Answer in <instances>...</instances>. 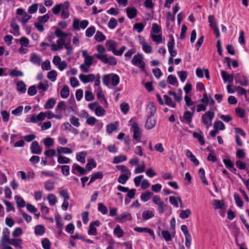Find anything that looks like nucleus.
I'll list each match as a JSON object with an SVG mask.
<instances>
[{
	"mask_svg": "<svg viewBox=\"0 0 249 249\" xmlns=\"http://www.w3.org/2000/svg\"><path fill=\"white\" fill-rule=\"evenodd\" d=\"M96 49L98 53L94 54V56L101 62L113 66L117 65L116 59L113 56L107 57L106 54L107 50L102 45H98Z\"/></svg>",
	"mask_w": 249,
	"mask_h": 249,
	"instance_id": "nucleus-1",
	"label": "nucleus"
},
{
	"mask_svg": "<svg viewBox=\"0 0 249 249\" xmlns=\"http://www.w3.org/2000/svg\"><path fill=\"white\" fill-rule=\"evenodd\" d=\"M102 80L103 84L107 86L111 84L112 86L116 87L120 82V77L116 74L110 73L103 75Z\"/></svg>",
	"mask_w": 249,
	"mask_h": 249,
	"instance_id": "nucleus-2",
	"label": "nucleus"
},
{
	"mask_svg": "<svg viewBox=\"0 0 249 249\" xmlns=\"http://www.w3.org/2000/svg\"><path fill=\"white\" fill-rule=\"evenodd\" d=\"M214 116V113L213 111L209 110L203 114L201 117V121L205 126L207 129H208L212 125V120Z\"/></svg>",
	"mask_w": 249,
	"mask_h": 249,
	"instance_id": "nucleus-3",
	"label": "nucleus"
},
{
	"mask_svg": "<svg viewBox=\"0 0 249 249\" xmlns=\"http://www.w3.org/2000/svg\"><path fill=\"white\" fill-rule=\"evenodd\" d=\"M10 231L7 228H4L2 232V237L1 239V246H5L6 245H11L16 246L15 239H10Z\"/></svg>",
	"mask_w": 249,
	"mask_h": 249,
	"instance_id": "nucleus-4",
	"label": "nucleus"
},
{
	"mask_svg": "<svg viewBox=\"0 0 249 249\" xmlns=\"http://www.w3.org/2000/svg\"><path fill=\"white\" fill-rule=\"evenodd\" d=\"M131 63L134 66L140 69L142 71H145V64L143 61V56L142 54L137 53L135 55L131 60Z\"/></svg>",
	"mask_w": 249,
	"mask_h": 249,
	"instance_id": "nucleus-5",
	"label": "nucleus"
},
{
	"mask_svg": "<svg viewBox=\"0 0 249 249\" xmlns=\"http://www.w3.org/2000/svg\"><path fill=\"white\" fill-rule=\"evenodd\" d=\"M88 107L90 110L94 111L97 116H103L106 112L104 108L100 106L97 102L89 104Z\"/></svg>",
	"mask_w": 249,
	"mask_h": 249,
	"instance_id": "nucleus-6",
	"label": "nucleus"
},
{
	"mask_svg": "<svg viewBox=\"0 0 249 249\" xmlns=\"http://www.w3.org/2000/svg\"><path fill=\"white\" fill-rule=\"evenodd\" d=\"M131 130L133 132V137L134 139L138 142L140 141L142 133L138 124L136 122H133L131 124Z\"/></svg>",
	"mask_w": 249,
	"mask_h": 249,
	"instance_id": "nucleus-7",
	"label": "nucleus"
},
{
	"mask_svg": "<svg viewBox=\"0 0 249 249\" xmlns=\"http://www.w3.org/2000/svg\"><path fill=\"white\" fill-rule=\"evenodd\" d=\"M17 14L19 15L18 17V20L20 21L23 25H24L31 18V16L28 15L27 12L22 9H18L17 10Z\"/></svg>",
	"mask_w": 249,
	"mask_h": 249,
	"instance_id": "nucleus-8",
	"label": "nucleus"
},
{
	"mask_svg": "<svg viewBox=\"0 0 249 249\" xmlns=\"http://www.w3.org/2000/svg\"><path fill=\"white\" fill-rule=\"evenodd\" d=\"M89 23L87 20L80 21L78 18H75L73 21L72 27L75 30H80V29H85L88 26Z\"/></svg>",
	"mask_w": 249,
	"mask_h": 249,
	"instance_id": "nucleus-9",
	"label": "nucleus"
},
{
	"mask_svg": "<svg viewBox=\"0 0 249 249\" xmlns=\"http://www.w3.org/2000/svg\"><path fill=\"white\" fill-rule=\"evenodd\" d=\"M45 114L43 112H41L37 115H33L30 117H27L25 119L26 123H37L45 119Z\"/></svg>",
	"mask_w": 249,
	"mask_h": 249,
	"instance_id": "nucleus-10",
	"label": "nucleus"
},
{
	"mask_svg": "<svg viewBox=\"0 0 249 249\" xmlns=\"http://www.w3.org/2000/svg\"><path fill=\"white\" fill-rule=\"evenodd\" d=\"M139 41L140 44L142 45V50L144 52L147 53H150L152 52V47L145 41L144 38L142 36H139Z\"/></svg>",
	"mask_w": 249,
	"mask_h": 249,
	"instance_id": "nucleus-11",
	"label": "nucleus"
},
{
	"mask_svg": "<svg viewBox=\"0 0 249 249\" xmlns=\"http://www.w3.org/2000/svg\"><path fill=\"white\" fill-rule=\"evenodd\" d=\"M235 79L236 83H239L241 86L246 87L249 84V80L244 75H241L237 73L235 74Z\"/></svg>",
	"mask_w": 249,
	"mask_h": 249,
	"instance_id": "nucleus-12",
	"label": "nucleus"
},
{
	"mask_svg": "<svg viewBox=\"0 0 249 249\" xmlns=\"http://www.w3.org/2000/svg\"><path fill=\"white\" fill-rule=\"evenodd\" d=\"M170 41L167 43L168 52L172 56H175L177 54V51L174 49L175 41L173 36H170Z\"/></svg>",
	"mask_w": 249,
	"mask_h": 249,
	"instance_id": "nucleus-13",
	"label": "nucleus"
},
{
	"mask_svg": "<svg viewBox=\"0 0 249 249\" xmlns=\"http://www.w3.org/2000/svg\"><path fill=\"white\" fill-rule=\"evenodd\" d=\"M65 42V39L59 38L56 41V44L53 43L51 45V50L53 51H58L62 50Z\"/></svg>",
	"mask_w": 249,
	"mask_h": 249,
	"instance_id": "nucleus-14",
	"label": "nucleus"
},
{
	"mask_svg": "<svg viewBox=\"0 0 249 249\" xmlns=\"http://www.w3.org/2000/svg\"><path fill=\"white\" fill-rule=\"evenodd\" d=\"M101 223L98 220H96L91 222L89 224V229L88 230V234L91 235H96L97 234V229L96 227L100 225Z\"/></svg>",
	"mask_w": 249,
	"mask_h": 249,
	"instance_id": "nucleus-15",
	"label": "nucleus"
},
{
	"mask_svg": "<svg viewBox=\"0 0 249 249\" xmlns=\"http://www.w3.org/2000/svg\"><path fill=\"white\" fill-rule=\"evenodd\" d=\"M70 6V2L66 1L63 2V6L62 8L61 16L63 19H66L70 16L69 8Z\"/></svg>",
	"mask_w": 249,
	"mask_h": 249,
	"instance_id": "nucleus-16",
	"label": "nucleus"
},
{
	"mask_svg": "<svg viewBox=\"0 0 249 249\" xmlns=\"http://www.w3.org/2000/svg\"><path fill=\"white\" fill-rule=\"evenodd\" d=\"M185 111L184 112L183 116L180 118V121L186 124H190L192 122L194 116L192 113H191V111L187 110L186 107H185Z\"/></svg>",
	"mask_w": 249,
	"mask_h": 249,
	"instance_id": "nucleus-17",
	"label": "nucleus"
},
{
	"mask_svg": "<svg viewBox=\"0 0 249 249\" xmlns=\"http://www.w3.org/2000/svg\"><path fill=\"white\" fill-rule=\"evenodd\" d=\"M80 80L84 84L93 81L95 79V76L93 74L85 75L81 74L79 76Z\"/></svg>",
	"mask_w": 249,
	"mask_h": 249,
	"instance_id": "nucleus-18",
	"label": "nucleus"
},
{
	"mask_svg": "<svg viewBox=\"0 0 249 249\" xmlns=\"http://www.w3.org/2000/svg\"><path fill=\"white\" fill-rule=\"evenodd\" d=\"M30 149L32 154H40L42 152V148L37 141L33 142Z\"/></svg>",
	"mask_w": 249,
	"mask_h": 249,
	"instance_id": "nucleus-19",
	"label": "nucleus"
},
{
	"mask_svg": "<svg viewBox=\"0 0 249 249\" xmlns=\"http://www.w3.org/2000/svg\"><path fill=\"white\" fill-rule=\"evenodd\" d=\"M117 220L120 222H124L132 219V216L129 213L124 212L117 217Z\"/></svg>",
	"mask_w": 249,
	"mask_h": 249,
	"instance_id": "nucleus-20",
	"label": "nucleus"
},
{
	"mask_svg": "<svg viewBox=\"0 0 249 249\" xmlns=\"http://www.w3.org/2000/svg\"><path fill=\"white\" fill-rule=\"evenodd\" d=\"M134 231L139 232H147L150 235H151L153 239L155 238V235L154 232L153 230L150 229H148L147 228H141V227H136L134 228Z\"/></svg>",
	"mask_w": 249,
	"mask_h": 249,
	"instance_id": "nucleus-21",
	"label": "nucleus"
},
{
	"mask_svg": "<svg viewBox=\"0 0 249 249\" xmlns=\"http://www.w3.org/2000/svg\"><path fill=\"white\" fill-rule=\"evenodd\" d=\"M126 12L128 18L130 19L135 18L137 15V10L135 8L127 7Z\"/></svg>",
	"mask_w": 249,
	"mask_h": 249,
	"instance_id": "nucleus-22",
	"label": "nucleus"
},
{
	"mask_svg": "<svg viewBox=\"0 0 249 249\" xmlns=\"http://www.w3.org/2000/svg\"><path fill=\"white\" fill-rule=\"evenodd\" d=\"M221 76L224 82L229 81V82H232L234 78H235V75L233 74H228L224 71H221Z\"/></svg>",
	"mask_w": 249,
	"mask_h": 249,
	"instance_id": "nucleus-23",
	"label": "nucleus"
},
{
	"mask_svg": "<svg viewBox=\"0 0 249 249\" xmlns=\"http://www.w3.org/2000/svg\"><path fill=\"white\" fill-rule=\"evenodd\" d=\"M156 120L154 118H152L151 116H149L146 122L145 127L147 129H151L156 125Z\"/></svg>",
	"mask_w": 249,
	"mask_h": 249,
	"instance_id": "nucleus-24",
	"label": "nucleus"
},
{
	"mask_svg": "<svg viewBox=\"0 0 249 249\" xmlns=\"http://www.w3.org/2000/svg\"><path fill=\"white\" fill-rule=\"evenodd\" d=\"M57 155H61L62 154H71L73 151L68 147L58 146L56 148Z\"/></svg>",
	"mask_w": 249,
	"mask_h": 249,
	"instance_id": "nucleus-25",
	"label": "nucleus"
},
{
	"mask_svg": "<svg viewBox=\"0 0 249 249\" xmlns=\"http://www.w3.org/2000/svg\"><path fill=\"white\" fill-rule=\"evenodd\" d=\"M76 170L81 175H85L87 174V171L83 167H81L76 163H74L72 166V172L75 174V171Z\"/></svg>",
	"mask_w": 249,
	"mask_h": 249,
	"instance_id": "nucleus-26",
	"label": "nucleus"
},
{
	"mask_svg": "<svg viewBox=\"0 0 249 249\" xmlns=\"http://www.w3.org/2000/svg\"><path fill=\"white\" fill-rule=\"evenodd\" d=\"M87 155V152L86 151L78 152L76 154V159L78 161L81 162L82 163H85L86 162V157Z\"/></svg>",
	"mask_w": 249,
	"mask_h": 249,
	"instance_id": "nucleus-27",
	"label": "nucleus"
},
{
	"mask_svg": "<svg viewBox=\"0 0 249 249\" xmlns=\"http://www.w3.org/2000/svg\"><path fill=\"white\" fill-rule=\"evenodd\" d=\"M103 178V173L101 171H98L91 175V178L88 185L90 184L93 182L96 179H102Z\"/></svg>",
	"mask_w": 249,
	"mask_h": 249,
	"instance_id": "nucleus-28",
	"label": "nucleus"
},
{
	"mask_svg": "<svg viewBox=\"0 0 249 249\" xmlns=\"http://www.w3.org/2000/svg\"><path fill=\"white\" fill-rule=\"evenodd\" d=\"M30 61L35 65H39L42 61V59L40 56L37 55L36 54L33 53L31 55Z\"/></svg>",
	"mask_w": 249,
	"mask_h": 249,
	"instance_id": "nucleus-29",
	"label": "nucleus"
},
{
	"mask_svg": "<svg viewBox=\"0 0 249 249\" xmlns=\"http://www.w3.org/2000/svg\"><path fill=\"white\" fill-rule=\"evenodd\" d=\"M146 111L149 114V116H152L156 111V107L153 103H150L148 104Z\"/></svg>",
	"mask_w": 249,
	"mask_h": 249,
	"instance_id": "nucleus-30",
	"label": "nucleus"
},
{
	"mask_svg": "<svg viewBox=\"0 0 249 249\" xmlns=\"http://www.w3.org/2000/svg\"><path fill=\"white\" fill-rule=\"evenodd\" d=\"M117 169L123 173V175L130 176L131 175L130 171L127 166L124 165H119L116 166Z\"/></svg>",
	"mask_w": 249,
	"mask_h": 249,
	"instance_id": "nucleus-31",
	"label": "nucleus"
},
{
	"mask_svg": "<svg viewBox=\"0 0 249 249\" xmlns=\"http://www.w3.org/2000/svg\"><path fill=\"white\" fill-rule=\"evenodd\" d=\"M169 201L171 204L176 207H178V201L180 204H182V200L180 197H176L173 196H171L169 197Z\"/></svg>",
	"mask_w": 249,
	"mask_h": 249,
	"instance_id": "nucleus-32",
	"label": "nucleus"
},
{
	"mask_svg": "<svg viewBox=\"0 0 249 249\" xmlns=\"http://www.w3.org/2000/svg\"><path fill=\"white\" fill-rule=\"evenodd\" d=\"M17 89L21 93H24L26 91V86L22 81L17 83Z\"/></svg>",
	"mask_w": 249,
	"mask_h": 249,
	"instance_id": "nucleus-33",
	"label": "nucleus"
},
{
	"mask_svg": "<svg viewBox=\"0 0 249 249\" xmlns=\"http://www.w3.org/2000/svg\"><path fill=\"white\" fill-rule=\"evenodd\" d=\"M199 133L194 132L193 135L195 138L198 140L200 144L201 145H203L205 144V141L204 140L203 137V133L201 130H199Z\"/></svg>",
	"mask_w": 249,
	"mask_h": 249,
	"instance_id": "nucleus-34",
	"label": "nucleus"
},
{
	"mask_svg": "<svg viewBox=\"0 0 249 249\" xmlns=\"http://www.w3.org/2000/svg\"><path fill=\"white\" fill-rule=\"evenodd\" d=\"M106 45L107 47L108 50L111 51L114 53L117 48L116 43L113 41L109 40L106 42Z\"/></svg>",
	"mask_w": 249,
	"mask_h": 249,
	"instance_id": "nucleus-35",
	"label": "nucleus"
},
{
	"mask_svg": "<svg viewBox=\"0 0 249 249\" xmlns=\"http://www.w3.org/2000/svg\"><path fill=\"white\" fill-rule=\"evenodd\" d=\"M54 34L57 37H59V38H62L65 40L69 35H71V34H67L63 32L59 29H57L55 31Z\"/></svg>",
	"mask_w": 249,
	"mask_h": 249,
	"instance_id": "nucleus-36",
	"label": "nucleus"
},
{
	"mask_svg": "<svg viewBox=\"0 0 249 249\" xmlns=\"http://www.w3.org/2000/svg\"><path fill=\"white\" fill-rule=\"evenodd\" d=\"M186 156L187 158L194 162V164L196 166L199 164V161L196 157L193 154V153L189 150L186 152Z\"/></svg>",
	"mask_w": 249,
	"mask_h": 249,
	"instance_id": "nucleus-37",
	"label": "nucleus"
},
{
	"mask_svg": "<svg viewBox=\"0 0 249 249\" xmlns=\"http://www.w3.org/2000/svg\"><path fill=\"white\" fill-rule=\"evenodd\" d=\"M154 214L153 211L150 210L144 211L142 213V217L144 220H147L154 217Z\"/></svg>",
	"mask_w": 249,
	"mask_h": 249,
	"instance_id": "nucleus-38",
	"label": "nucleus"
},
{
	"mask_svg": "<svg viewBox=\"0 0 249 249\" xmlns=\"http://www.w3.org/2000/svg\"><path fill=\"white\" fill-rule=\"evenodd\" d=\"M45 230L43 226L38 225L35 228V233L37 235H42L45 232Z\"/></svg>",
	"mask_w": 249,
	"mask_h": 249,
	"instance_id": "nucleus-39",
	"label": "nucleus"
},
{
	"mask_svg": "<svg viewBox=\"0 0 249 249\" xmlns=\"http://www.w3.org/2000/svg\"><path fill=\"white\" fill-rule=\"evenodd\" d=\"M127 160L126 156L124 155H120L118 156H115L113 158V163L118 164L123 161H125Z\"/></svg>",
	"mask_w": 249,
	"mask_h": 249,
	"instance_id": "nucleus-40",
	"label": "nucleus"
},
{
	"mask_svg": "<svg viewBox=\"0 0 249 249\" xmlns=\"http://www.w3.org/2000/svg\"><path fill=\"white\" fill-rule=\"evenodd\" d=\"M113 233L118 238L122 237L124 236V232L119 225H117L114 229Z\"/></svg>",
	"mask_w": 249,
	"mask_h": 249,
	"instance_id": "nucleus-41",
	"label": "nucleus"
},
{
	"mask_svg": "<svg viewBox=\"0 0 249 249\" xmlns=\"http://www.w3.org/2000/svg\"><path fill=\"white\" fill-rule=\"evenodd\" d=\"M163 98L165 100V104L172 107H175L176 106V103L173 102L172 99L166 95L163 96Z\"/></svg>",
	"mask_w": 249,
	"mask_h": 249,
	"instance_id": "nucleus-42",
	"label": "nucleus"
},
{
	"mask_svg": "<svg viewBox=\"0 0 249 249\" xmlns=\"http://www.w3.org/2000/svg\"><path fill=\"white\" fill-rule=\"evenodd\" d=\"M55 100L53 98L49 99L44 105V108L45 109H51L53 107L55 104Z\"/></svg>",
	"mask_w": 249,
	"mask_h": 249,
	"instance_id": "nucleus-43",
	"label": "nucleus"
},
{
	"mask_svg": "<svg viewBox=\"0 0 249 249\" xmlns=\"http://www.w3.org/2000/svg\"><path fill=\"white\" fill-rule=\"evenodd\" d=\"M57 162L59 164H62L69 163L71 161L70 159L68 157H66L65 156H62L61 155H57Z\"/></svg>",
	"mask_w": 249,
	"mask_h": 249,
	"instance_id": "nucleus-44",
	"label": "nucleus"
},
{
	"mask_svg": "<svg viewBox=\"0 0 249 249\" xmlns=\"http://www.w3.org/2000/svg\"><path fill=\"white\" fill-rule=\"evenodd\" d=\"M57 168H60L62 173L64 176H68L70 174V166L69 165H58Z\"/></svg>",
	"mask_w": 249,
	"mask_h": 249,
	"instance_id": "nucleus-45",
	"label": "nucleus"
},
{
	"mask_svg": "<svg viewBox=\"0 0 249 249\" xmlns=\"http://www.w3.org/2000/svg\"><path fill=\"white\" fill-rule=\"evenodd\" d=\"M96 94H97V97L98 99L100 100L101 101H104L105 103H107V102L105 98V96L104 94V93L100 87H98L96 90Z\"/></svg>",
	"mask_w": 249,
	"mask_h": 249,
	"instance_id": "nucleus-46",
	"label": "nucleus"
},
{
	"mask_svg": "<svg viewBox=\"0 0 249 249\" xmlns=\"http://www.w3.org/2000/svg\"><path fill=\"white\" fill-rule=\"evenodd\" d=\"M70 94V90L67 86H65L60 91V95L63 98H67Z\"/></svg>",
	"mask_w": 249,
	"mask_h": 249,
	"instance_id": "nucleus-47",
	"label": "nucleus"
},
{
	"mask_svg": "<svg viewBox=\"0 0 249 249\" xmlns=\"http://www.w3.org/2000/svg\"><path fill=\"white\" fill-rule=\"evenodd\" d=\"M214 128L219 130H223L225 129L224 123L221 121H215L213 124Z\"/></svg>",
	"mask_w": 249,
	"mask_h": 249,
	"instance_id": "nucleus-48",
	"label": "nucleus"
},
{
	"mask_svg": "<svg viewBox=\"0 0 249 249\" xmlns=\"http://www.w3.org/2000/svg\"><path fill=\"white\" fill-rule=\"evenodd\" d=\"M95 39L98 42H102L106 39V36L100 31H97L95 36Z\"/></svg>",
	"mask_w": 249,
	"mask_h": 249,
	"instance_id": "nucleus-49",
	"label": "nucleus"
},
{
	"mask_svg": "<svg viewBox=\"0 0 249 249\" xmlns=\"http://www.w3.org/2000/svg\"><path fill=\"white\" fill-rule=\"evenodd\" d=\"M96 167V163L93 159H89L88 162L86 164V168L89 171H90L92 168Z\"/></svg>",
	"mask_w": 249,
	"mask_h": 249,
	"instance_id": "nucleus-50",
	"label": "nucleus"
},
{
	"mask_svg": "<svg viewBox=\"0 0 249 249\" xmlns=\"http://www.w3.org/2000/svg\"><path fill=\"white\" fill-rule=\"evenodd\" d=\"M96 29L94 26H90L89 27L86 31V36L88 37H91L95 33Z\"/></svg>",
	"mask_w": 249,
	"mask_h": 249,
	"instance_id": "nucleus-51",
	"label": "nucleus"
},
{
	"mask_svg": "<svg viewBox=\"0 0 249 249\" xmlns=\"http://www.w3.org/2000/svg\"><path fill=\"white\" fill-rule=\"evenodd\" d=\"M63 6V3L55 5L52 9L53 13L55 15H57L61 11Z\"/></svg>",
	"mask_w": 249,
	"mask_h": 249,
	"instance_id": "nucleus-52",
	"label": "nucleus"
},
{
	"mask_svg": "<svg viewBox=\"0 0 249 249\" xmlns=\"http://www.w3.org/2000/svg\"><path fill=\"white\" fill-rule=\"evenodd\" d=\"M47 199L51 205H54L57 202L56 196L54 194H49L47 196Z\"/></svg>",
	"mask_w": 249,
	"mask_h": 249,
	"instance_id": "nucleus-53",
	"label": "nucleus"
},
{
	"mask_svg": "<svg viewBox=\"0 0 249 249\" xmlns=\"http://www.w3.org/2000/svg\"><path fill=\"white\" fill-rule=\"evenodd\" d=\"M98 210L103 214H106L108 213L107 207L102 203H98Z\"/></svg>",
	"mask_w": 249,
	"mask_h": 249,
	"instance_id": "nucleus-54",
	"label": "nucleus"
},
{
	"mask_svg": "<svg viewBox=\"0 0 249 249\" xmlns=\"http://www.w3.org/2000/svg\"><path fill=\"white\" fill-rule=\"evenodd\" d=\"M191 211L187 209L185 210H181L179 213V217L182 219L188 218L191 214Z\"/></svg>",
	"mask_w": 249,
	"mask_h": 249,
	"instance_id": "nucleus-55",
	"label": "nucleus"
},
{
	"mask_svg": "<svg viewBox=\"0 0 249 249\" xmlns=\"http://www.w3.org/2000/svg\"><path fill=\"white\" fill-rule=\"evenodd\" d=\"M161 234L164 240L167 241H170L172 240V237L171 234L168 231L163 230L161 231Z\"/></svg>",
	"mask_w": 249,
	"mask_h": 249,
	"instance_id": "nucleus-56",
	"label": "nucleus"
},
{
	"mask_svg": "<svg viewBox=\"0 0 249 249\" xmlns=\"http://www.w3.org/2000/svg\"><path fill=\"white\" fill-rule=\"evenodd\" d=\"M130 176L122 174L119 177L118 181L120 183L124 184L126 182V181L130 178Z\"/></svg>",
	"mask_w": 249,
	"mask_h": 249,
	"instance_id": "nucleus-57",
	"label": "nucleus"
},
{
	"mask_svg": "<svg viewBox=\"0 0 249 249\" xmlns=\"http://www.w3.org/2000/svg\"><path fill=\"white\" fill-rule=\"evenodd\" d=\"M234 197L236 204L239 207H242L243 206V202L237 193H234Z\"/></svg>",
	"mask_w": 249,
	"mask_h": 249,
	"instance_id": "nucleus-58",
	"label": "nucleus"
},
{
	"mask_svg": "<svg viewBox=\"0 0 249 249\" xmlns=\"http://www.w3.org/2000/svg\"><path fill=\"white\" fill-rule=\"evenodd\" d=\"M71 124L73 125L76 127H79L80 125L79 123V119L75 116H72L70 119Z\"/></svg>",
	"mask_w": 249,
	"mask_h": 249,
	"instance_id": "nucleus-59",
	"label": "nucleus"
},
{
	"mask_svg": "<svg viewBox=\"0 0 249 249\" xmlns=\"http://www.w3.org/2000/svg\"><path fill=\"white\" fill-rule=\"evenodd\" d=\"M47 81H45L43 82H40L39 83L37 88L38 89H41L43 91H46L48 89L49 85Z\"/></svg>",
	"mask_w": 249,
	"mask_h": 249,
	"instance_id": "nucleus-60",
	"label": "nucleus"
},
{
	"mask_svg": "<svg viewBox=\"0 0 249 249\" xmlns=\"http://www.w3.org/2000/svg\"><path fill=\"white\" fill-rule=\"evenodd\" d=\"M19 42L20 46L24 47H27L29 44V40L25 36L21 37Z\"/></svg>",
	"mask_w": 249,
	"mask_h": 249,
	"instance_id": "nucleus-61",
	"label": "nucleus"
},
{
	"mask_svg": "<svg viewBox=\"0 0 249 249\" xmlns=\"http://www.w3.org/2000/svg\"><path fill=\"white\" fill-rule=\"evenodd\" d=\"M57 76L56 72L54 71H51L48 73L47 78L49 79L51 81L54 82L56 80V77Z\"/></svg>",
	"mask_w": 249,
	"mask_h": 249,
	"instance_id": "nucleus-62",
	"label": "nucleus"
},
{
	"mask_svg": "<svg viewBox=\"0 0 249 249\" xmlns=\"http://www.w3.org/2000/svg\"><path fill=\"white\" fill-rule=\"evenodd\" d=\"M117 25V20L114 18H111L108 23V27L109 28L111 29H114Z\"/></svg>",
	"mask_w": 249,
	"mask_h": 249,
	"instance_id": "nucleus-63",
	"label": "nucleus"
},
{
	"mask_svg": "<svg viewBox=\"0 0 249 249\" xmlns=\"http://www.w3.org/2000/svg\"><path fill=\"white\" fill-rule=\"evenodd\" d=\"M43 142L46 147H50L53 145L54 140L52 138H47L43 140Z\"/></svg>",
	"mask_w": 249,
	"mask_h": 249,
	"instance_id": "nucleus-64",
	"label": "nucleus"
}]
</instances>
